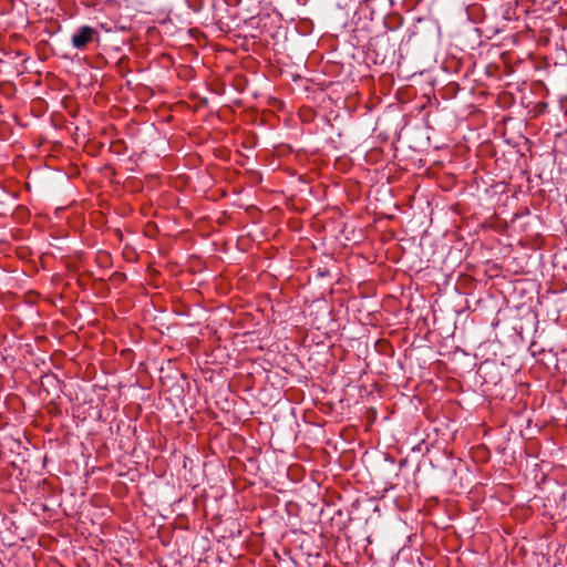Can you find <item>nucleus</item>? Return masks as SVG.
I'll list each match as a JSON object with an SVG mask.
<instances>
[{"label": "nucleus", "instance_id": "1", "mask_svg": "<svg viewBox=\"0 0 567 567\" xmlns=\"http://www.w3.org/2000/svg\"><path fill=\"white\" fill-rule=\"evenodd\" d=\"M96 31L89 25H82L72 35L71 42L75 49L83 50L92 40Z\"/></svg>", "mask_w": 567, "mask_h": 567}]
</instances>
